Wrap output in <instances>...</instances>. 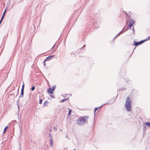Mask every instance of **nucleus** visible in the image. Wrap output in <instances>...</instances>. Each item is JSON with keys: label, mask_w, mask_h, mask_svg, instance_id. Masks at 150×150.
Segmentation results:
<instances>
[{"label": "nucleus", "mask_w": 150, "mask_h": 150, "mask_svg": "<svg viewBox=\"0 0 150 150\" xmlns=\"http://www.w3.org/2000/svg\"><path fill=\"white\" fill-rule=\"evenodd\" d=\"M88 116H84L83 117H81L78 119L77 121V124L80 125H82L86 123L88 119Z\"/></svg>", "instance_id": "obj_1"}, {"label": "nucleus", "mask_w": 150, "mask_h": 150, "mask_svg": "<svg viewBox=\"0 0 150 150\" xmlns=\"http://www.w3.org/2000/svg\"><path fill=\"white\" fill-rule=\"evenodd\" d=\"M125 106L127 111H129L131 110V101L129 97L127 98L125 103Z\"/></svg>", "instance_id": "obj_2"}, {"label": "nucleus", "mask_w": 150, "mask_h": 150, "mask_svg": "<svg viewBox=\"0 0 150 150\" xmlns=\"http://www.w3.org/2000/svg\"><path fill=\"white\" fill-rule=\"evenodd\" d=\"M135 23L134 21L132 19H130L129 20V28H131V27Z\"/></svg>", "instance_id": "obj_3"}, {"label": "nucleus", "mask_w": 150, "mask_h": 150, "mask_svg": "<svg viewBox=\"0 0 150 150\" xmlns=\"http://www.w3.org/2000/svg\"><path fill=\"white\" fill-rule=\"evenodd\" d=\"M144 42L143 41H140L139 42H137L135 41H134V45L138 46L141 44L142 43H143Z\"/></svg>", "instance_id": "obj_4"}, {"label": "nucleus", "mask_w": 150, "mask_h": 150, "mask_svg": "<svg viewBox=\"0 0 150 150\" xmlns=\"http://www.w3.org/2000/svg\"><path fill=\"white\" fill-rule=\"evenodd\" d=\"M53 55H50L48 57L45 59L46 61H49L52 59Z\"/></svg>", "instance_id": "obj_5"}, {"label": "nucleus", "mask_w": 150, "mask_h": 150, "mask_svg": "<svg viewBox=\"0 0 150 150\" xmlns=\"http://www.w3.org/2000/svg\"><path fill=\"white\" fill-rule=\"evenodd\" d=\"M47 91L50 94H52L53 93V91H52V88H50L48 89Z\"/></svg>", "instance_id": "obj_6"}, {"label": "nucleus", "mask_w": 150, "mask_h": 150, "mask_svg": "<svg viewBox=\"0 0 150 150\" xmlns=\"http://www.w3.org/2000/svg\"><path fill=\"white\" fill-rule=\"evenodd\" d=\"M24 94V90H21V95L19 96V98H23Z\"/></svg>", "instance_id": "obj_7"}, {"label": "nucleus", "mask_w": 150, "mask_h": 150, "mask_svg": "<svg viewBox=\"0 0 150 150\" xmlns=\"http://www.w3.org/2000/svg\"><path fill=\"white\" fill-rule=\"evenodd\" d=\"M103 105L101 106L100 107H97L96 108H95V110H94V114H95L96 113V111L98 109H100V108H101V107Z\"/></svg>", "instance_id": "obj_8"}, {"label": "nucleus", "mask_w": 150, "mask_h": 150, "mask_svg": "<svg viewBox=\"0 0 150 150\" xmlns=\"http://www.w3.org/2000/svg\"><path fill=\"white\" fill-rule=\"evenodd\" d=\"M53 141L52 139H51L50 140V146H52L53 145Z\"/></svg>", "instance_id": "obj_9"}, {"label": "nucleus", "mask_w": 150, "mask_h": 150, "mask_svg": "<svg viewBox=\"0 0 150 150\" xmlns=\"http://www.w3.org/2000/svg\"><path fill=\"white\" fill-rule=\"evenodd\" d=\"M145 125L148 126V127H150V122H145L144 123Z\"/></svg>", "instance_id": "obj_10"}, {"label": "nucleus", "mask_w": 150, "mask_h": 150, "mask_svg": "<svg viewBox=\"0 0 150 150\" xmlns=\"http://www.w3.org/2000/svg\"><path fill=\"white\" fill-rule=\"evenodd\" d=\"M123 30H122L120 33H118L117 35L116 36L115 38L114 39H115L116 38H117L118 36L121 34L122 33H123Z\"/></svg>", "instance_id": "obj_11"}, {"label": "nucleus", "mask_w": 150, "mask_h": 150, "mask_svg": "<svg viewBox=\"0 0 150 150\" xmlns=\"http://www.w3.org/2000/svg\"><path fill=\"white\" fill-rule=\"evenodd\" d=\"M8 128V126H6L5 128L4 129V131L3 132V133H4L7 130V129Z\"/></svg>", "instance_id": "obj_12"}, {"label": "nucleus", "mask_w": 150, "mask_h": 150, "mask_svg": "<svg viewBox=\"0 0 150 150\" xmlns=\"http://www.w3.org/2000/svg\"><path fill=\"white\" fill-rule=\"evenodd\" d=\"M48 103V101H45V102L44 103V106H45Z\"/></svg>", "instance_id": "obj_13"}, {"label": "nucleus", "mask_w": 150, "mask_h": 150, "mask_svg": "<svg viewBox=\"0 0 150 150\" xmlns=\"http://www.w3.org/2000/svg\"><path fill=\"white\" fill-rule=\"evenodd\" d=\"M35 88L34 86H32L31 88V90L32 91H33L35 89Z\"/></svg>", "instance_id": "obj_14"}, {"label": "nucleus", "mask_w": 150, "mask_h": 150, "mask_svg": "<svg viewBox=\"0 0 150 150\" xmlns=\"http://www.w3.org/2000/svg\"><path fill=\"white\" fill-rule=\"evenodd\" d=\"M7 10V9H6L5 10V11H4V13H3V15H4L5 16V13H6V11Z\"/></svg>", "instance_id": "obj_15"}, {"label": "nucleus", "mask_w": 150, "mask_h": 150, "mask_svg": "<svg viewBox=\"0 0 150 150\" xmlns=\"http://www.w3.org/2000/svg\"><path fill=\"white\" fill-rule=\"evenodd\" d=\"M71 110H69V113H68V115H70V114H71Z\"/></svg>", "instance_id": "obj_16"}, {"label": "nucleus", "mask_w": 150, "mask_h": 150, "mask_svg": "<svg viewBox=\"0 0 150 150\" xmlns=\"http://www.w3.org/2000/svg\"><path fill=\"white\" fill-rule=\"evenodd\" d=\"M42 100L41 99H40V101H39L40 103V104H41L42 103Z\"/></svg>", "instance_id": "obj_17"}, {"label": "nucleus", "mask_w": 150, "mask_h": 150, "mask_svg": "<svg viewBox=\"0 0 150 150\" xmlns=\"http://www.w3.org/2000/svg\"><path fill=\"white\" fill-rule=\"evenodd\" d=\"M55 88V86H54V87H52V88L53 91H54Z\"/></svg>", "instance_id": "obj_18"}, {"label": "nucleus", "mask_w": 150, "mask_h": 150, "mask_svg": "<svg viewBox=\"0 0 150 150\" xmlns=\"http://www.w3.org/2000/svg\"><path fill=\"white\" fill-rule=\"evenodd\" d=\"M67 99H63L61 101L62 102H64L65 100H66Z\"/></svg>", "instance_id": "obj_19"}, {"label": "nucleus", "mask_w": 150, "mask_h": 150, "mask_svg": "<svg viewBox=\"0 0 150 150\" xmlns=\"http://www.w3.org/2000/svg\"><path fill=\"white\" fill-rule=\"evenodd\" d=\"M49 137L51 138V139H52V134H50L49 135Z\"/></svg>", "instance_id": "obj_20"}, {"label": "nucleus", "mask_w": 150, "mask_h": 150, "mask_svg": "<svg viewBox=\"0 0 150 150\" xmlns=\"http://www.w3.org/2000/svg\"><path fill=\"white\" fill-rule=\"evenodd\" d=\"M24 85L23 84V85L22 87V88L21 90H22L23 89V90H24Z\"/></svg>", "instance_id": "obj_21"}, {"label": "nucleus", "mask_w": 150, "mask_h": 150, "mask_svg": "<svg viewBox=\"0 0 150 150\" xmlns=\"http://www.w3.org/2000/svg\"><path fill=\"white\" fill-rule=\"evenodd\" d=\"M4 15H2V17H1V19L2 20H3V18H4Z\"/></svg>", "instance_id": "obj_22"}, {"label": "nucleus", "mask_w": 150, "mask_h": 150, "mask_svg": "<svg viewBox=\"0 0 150 150\" xmlns=\"http://www.w3.org/2000/svg\"><path fill=\"white\" fill-rule=\"evenodd\" d=\"M45 61H46V60H45L44 61V66H45L46 65L45 63Z\"/></svg>", "instance_id": "obj_23"}, {"label": "nucleus", "mask_w": 150, "mask_h": 150, "mask_svg": "<svg viewBox=\"0 0 150 150\" xmlns=\"http://www.w3.org/2000/svg\"><path fill=\"white\" fill-rule=\"evenodd\" d=\"M150 39V36L148 37V38L147 40H149Z\"/></svg>", "instance_id": "obj_24"}, {"label": "nucleus", "mask_w": 150, "mask_h": 150, "mask_svg": "<svg viewBox=\"0 0 150 150\" xmlns=\"http://www.w3.org/2000/svg\"><path fill=\"white\" fill-rule=\"evenodd\" d=\"M54 46H55V45H54V46H53V47H52V50H53V49H54Z\"/></svg>", "instance_id": "obj_25"}, {"label": "nucleus", "mask_w": 150, "mask_h": 150, "mask_svg": "<svg viewBox=\"0 0 150 150\" xmlns=\"http://www.w3.org/2000/svg\"><path fill=\"white\" fill-rule=\"evenodd\" d=\"M3 20H2L1 19L0 21V24L1 23V22H2V21H3Z\"/></svg>", "instance_id": "obj_26"}, {"label": "nucleus", "mask_w": 150, "mask_h": 150, "mask_svg": "<svg viewBox=\"0 0 150 150\" xmlns=\"http://www.w3.org/2000/svg\"><path fill=\"white\" fill-rule=\"evenodd\" d=\"M143 127H144V128H145L146 127L144 125H143Z\"/></svg>", "instance_id": "obj_27"}, {"label": "nucleus", "mask_w": 150, "mask_h": 150, "mask_svg": "<svg viewBox=\"0 0 150 150\" xmlns=\"http://www.w3.org/2000/svg\"><path fill=\"white\" fill-rule=\"evenodd\" d=\"M128 29V27H127V29L125 31H126Z\"/></svg>", "instance_id": "obj_28"}, {"label": "nucleus", "mask_w": 150, "mask_h": 150, "mask_svg": "<svg viewBox=\"0 0 150 150\" xmlns=\"http://www.w3.org/2000/svg\"><path fill=\"white\" fill-rule=\"evenodd\" d=\"M56 129V128H55V127H54V129Z\"/></svg>", "instance_id": "obj_29"}, {"label": "nucleus", "mask_w": 150, "mask_h": 150, "mask_svg": "<svg viewBox=\"0 0 150 150\" xmlns=\"http://www.w3.org/2000/svg\"><path fill=\"white\" fill-rule=\"evenodd\" d=\"M18 108L19 109V105H18Z\"/></svg>", "instance_id": "obj_30"}, {"label": "nucleus", "mask_w": 150, "mask_h": 150, "mask_svg": "<svg viewBox=\"0 0 150 150\" xmlns=\"http://www.w3.org/2000/svg\"><path fill=\"white\" fill-rule=\"evenodd\" d=\"M85 46V45H84L83 47H84Z\"/></svg>", "instance_id": "obj_31"}, {"label": "nucleus", "mask_w": 150, "mask_h": 150, "mask_svg": "<svg viewBox=\"0 0 150 150\" xmlns=\"http://www.w3.org/2000/svg\"><path fill=\"white\" fill-rule=\"evenodd\" d=\"M133 31H134V28H133Z\"/></svg>", "instance_id": "obj_32"}]
</instances>
